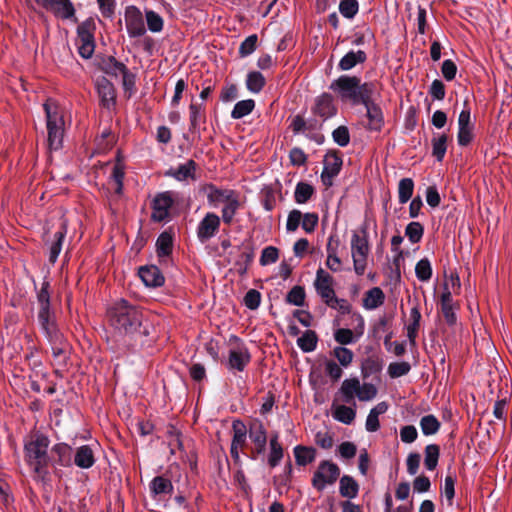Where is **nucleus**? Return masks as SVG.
<instances>
[{"label": "nucleus", "mask_w": 512, "mask_h": 512, "mask_svg": "<svg viewBox=\"0 0 512 512\" xmlns=\"http://www.w3.org/2000/svg\"><path fill=\"white\" fill-rule=\"evenodd\" d=\"M318 215L316 213H305L302 215L301 225L305 232L312 233L318 224Z\"/></svg>", "instance_id": "63"}, {"label": "nucleus", "mask_w": 512, "mask_h": 512, "mask_svg": "<svg viewBox=\"0 0 512 512\" xmlns=\"http://www.w3.org/2000/svg\"><path fill=\"white\" fill-rule=\"evenodd\" d=\"M74 463L82 469H89L95 463V456L89 445H82L77 448L74 455Z\"/></svg>", "instance_id": "26"}, {"label": "nucleus", "mask_w": 512, "mask_h": 512, "mask_svg": "<svg viewBox=\"0 0 512 512\" xmlns=\"http://www.w3.org/2000/svg\"><path fill=\"white\" fill-rule=\"evenodd\" d=\"M49 343L51 344V349L53 356L56 359H59L61 357H64L68 350V343L66 342L63 334H59V339L57 341L53 339H47Z\"/></svg>", "instance_id": "55"}, {"label": "nucleus", "mask_w": 512, "mask_h": 512, "mask_svg": "<svg viewBox=\"0 0 512 512\" xmlns=\"http://www.w3.org/2000/svg\"><path fill=\"white\" fill-rule=\"evenodd\" d=\"M49 444V438L39 432L31 434L25 441V460L29 467L41 476L48 472V467L52 462Z\"/></svg>", "instance_id": "2"}, {"label": "nucleus", "mask_w": 512, "mask_h": 512, "mask_svg": "<svg viewBox=\"0 0 512 512\" xmlns=\"http://www.w3.org/2000/svg\"><path fill=\"white\" fill-rule=\"evenodd\" d=\"M196 164L193 160H188L184 164L179 165L173 172L172 175L178 181H184L188 178H194Z\"/></svg>", "instance_id": "43"}, {"label": "nucleus", "mask_w": 512, "mask_h": 512, "mask_svg": "<svg viewBox=\"0 0 512 512\" xmlns=\"http://www.w3.org/2000/svg\"><path fill=\"white\" fill-rule=\"evenodd\" d=\"M333 283V277L323 268H319L316 271L314 287L317 294L325 303H329V300L335 295Z\"/></svg>", "instance_id": "15"}, {"label": "nucleus", "mask_w": 512, "mask_h": 512, "mask_svg": "<svg viewBox=\"0 0 512 512\" xmlns=\"http://www.w3.org/2000/svg\"><path fill=\"white\" fill-rule=\"evenodd\" d=\"M330 90L335 92L342 102L358 104V92L360 78L356 76L342 75L330 84Z\"/></svg>", "instance_id": "8"}, {"label": "nucleus", "mask_w": 512, "mask_h": 512, "mask_svg": "<svg viewBox=\"0 0 512 512\" xmlns=\"http://www.w3.org/2000/svg\"><path fill=\"white\" fill-rule=\"evenodd\" d=\"M366 59L367 56L363 50L349 51L341 58L338 67L342 71H348L354 68L357 64L364 63Z\"/></svg>", "instance_id": "30"}, {"label": "nucleus", "mask_w": 512, "mask_h": 512, "mask_svg": "<svg viewBox=\"0 0 512 512\" xmlns=\"http://www.w3.org/2000/svg\"><path fill=\"white\" fill-rule=\"evenodd\" d=\"M125 25L130 37H140L146 32L142 13L134 6L125 11Z\"/></svg>", "instance_id": "13"}, {"label": "nucleus", "mask_w": 512, "mask_h": 512, "mask_svg": "<svg viewBox=\"0 0 512 512\" xmlns=\"http://www.w3.org/2000/svg\"><path fill=\"white\" fill-rule=\"evenodd\" d=\"M313 112L324 120L334 116L337 112V108L334 104L333 97L328 93H323L317 97L315 99Z\"/></svg>", "instance_id": "19"}, {"label": "nucleus", "mask_w": 512, "mask_h": 512, "mask_svg": "<svg viewBox=\"0 0 512 512\" xmlns=\"http://www.w3.org/2000/svg\"><path fill=\"white\" fill-rule=\"evenodd\" d=\"M146 22L148 29L153 33H158L163 29L162 17L152 10L146 11Z\"/></svg>", "instance_id": "56"}, {"label": "nucleus", "mask_w": 512, "mask_h": 512, "mask_svg": "<svg viewBox=\"0 0 512 512\" xmlns=\"http://www.w3.org/2000/svg\"><path fill=\"white\" fill-rule=\"evenodd\" d=\"M414 182L411 178H403L398 184V199L399 203H407L413 195Z\"/></svg>", "instance_id": "41"}, {"label": "nucleus", "mask_w": 512, "mask_h": 512, "mask_svg": "<svg viewBox=\"0 0 512 512\" xmlns=\"http://www.w3.org/2000/svg\"><path fill=\"white\" fill-rule=\"evenodd\" d=\"M377 93V85L373 82H360V88L358 92V104H370L375 103L374 94Z\"/></svg>", "instance_id": "35"}, {"label": "nucleus", "mask_w": 512, "mask_h": 512, "mask_svg": "<svg viewBox=\"0 0 512 512\" xmlns=\"http://www.w3.org/2000/svg\"><path fill=\"white\" fill-rule=\"evenodd\" d=\"M340 476V468L332 461L324 460L319 463L315 470L311 483L317 491H323L326 487L333 485Z\"/></svg>", "instance_id": "9"}, {"label": "nucleus", "mask_w": 512, "mask_h": 512, "mask_svg": "<svg viewBox=\"0 0 512 512\" xmlns=\"http://www.w3.org/2000/svg\"><path fill=\"white\" fill-rule=\"evenodd\" d=\"M341 164L342 161L338 157H333L332 162L326 160L324 170L321 175L325 184H331L330 180L339 173Z\"/></svg>", "instance_id": "44"}, {"label": "nucleus", "mask_w": 512, "mask_h": 512, "mask_svg": "<svg viewBox=\"0 0 512 512\" xmlns=\"http://www.w3.org/2000/svg\"><path fill=\"white\" fill-rule=\"evenodd\" d=\"M265 85L264 76L257 71L248 73L246 79L247 89L252 93H259Z\"/></svg>", "instance_id": "48"}, {"label": "nucleus", "mask_w": 512, "mask_h": 512, "mask_svg": "<svg viewBox=\"0 0 512 512\" xmlns=\"http://www.w3.org/2000/svg\"><path fill=\"white\" fill-rule=\"evenodd\" d=\"M439 459V447L435 444L427 445L425 448V467L432 471L436 468Z\"/></svg>", "instance_id": "51"}, {"label": "nucleus", "mask_w": 512, "mask_h": 512, "mask_svg": "<svg viewBox=\"0 0 512 512\" xmlns=\"http://www.w3.org/2000/svg\"><path fill=\"white\" fill-rule=\"evenodd\" d=\"M332 137L334 142L341 147L347 146L350 142V134L346 126H339L336 128L332 133Z\"/></svg>", "instance_id": "61"}, {"label": "nucleus", "mask_w": 512, "mask_h": 512, "mask_svg": "<svg viewBox=\"0 0 512 512\" xmlns=\"http://www.w3.org/2000/svg\"><path fill=\"white\" fill-rule=\"evenodd\" d=\"M313 193H314V189H313L312 185H310L306 182H299L296 185L295 192H294L295 202L298 204H304L311 198Z\"/></svg>", "instance_id": "47"}, {"label": "nucleus", "mask_w": 512, "mask_h": 512, "mask_svg": "<svg viewBox=\"0 0 512 512\" xmlns=\"http://www.w3.org/2000/svg\"><path fill=\"white\" fill-rule=\"evenodd\" d=\"M356 319L358 321V335H355L352 330L347 328H339L334 331V339L340 346L349 345L355 343L359 336L363 334L364 330V319L362 315L357 314Z\"/></svg>", "instance_id": "20"}, {"label": "nucleus", "mask_w": 512, "mask_h": 512, "mask_svg": "<svg viewBox=\"0 0 512 512\" xmlns=\"http://www.w3.org/2000/svg\"><path fill=\"white\" fill-rule=\"evenodd\" d=\"M410 371V365L407 362H393L388 366V374L392 378H398L406 375Z\"/></svg>", "instance_id": "60"}, {"label": "nucleus", "mask_w": 512, "mask_h": 512, "mask_svg": "<svg viewBox=\"0 0 512 512\" xmlns=\"http://www.w3.org/2000/svg\"><path fill=\"white\" fill-rule=\"evenodd\" d=\"M257 41H258V38H257L256 34H252V35L248 36L240 44V47H239V54H240V56L241 57H247L250 54H252L256 50Z\"/></svg>", "instance_id": "58"}, {"label": "nucleus", "mask_w": 512, "mask_h": 512, "mask_svg": "<svg viewBox=\"0 0 512 512\" xmlns=\"http://www.w3.org/2000/svg\"><path fill=\"white\" fill-rule=\"evenodd\" d=\"M149 488L153 497L162 494H171L174 489L170 479L164 476L154 477L149 484Z\"/></svg>", "instance_id": "32"}, {"label": "nucleus", "mask_w": 512, "mask_h": 512, "mask_svg": "<svg viewBox=\"0 0 512 512\" xmlns=\"http://www.w3.org/2000/svg\"><path fill=\"white\" fill-rule=\"evenodd\" d=\"M457 140L460 146H467L473 139V124L471 123L470 109L461 111L458 118Z\"/></svg>", "instance_id": "18"}, {"label": "nucleus", "mask_w": 512, "mask_h": 512, "mask_svg": "<svg viewBox=\"0 0 512 512\" xmlns=\"http://www.w3.org/2000/svg\"><path fill=\"white\" fill-rule=\"evenodd\" d=\"M440 426L439 420L432 414L425 415L420 419V428L425 436L436 434Z\"/></svg>", "instance_id": "39"}, {"label": "nucleus", "mask_w": 512, "mask_h": 512, "mask_svg": "<svg viewBox=\"0 0 512 512\" xmlns=\"http://www.w3.org/2000/svg\"><path fill=\"white\" fill-rule=\"evenodd\" d=\"M233 437L230 454L236 463L240 462V450L245 446L247 439V427L240 421L235 420L232 424Z\"/></svg>", "instance_id": "16"}, {"label": "nucleus", "mask_w": 512, "mask_h": 512, "mask_svg": "<svg viewBox=\"0 0 512 512\" xmlns=\"http://www.w3.org/2000/svg\"><path fill=\"white\" fill-rule=\"evenodd\" d=\"M370 247L365 231L362 234L353 232L351 237V256L354 272L358 276L365 273Z\"/></svg>", "instance_id": "7"}, {"label": "nucleus", "mask_w": 512, "mask_h": 512, "mask_svg": "<svg viewBox=\"0 0 512 512\" xmlns=\"http://www.w3.org/2000/svg\"><path fill=\"white\" fill-rule=\"evenodd\" d=\"M139 277L147 287H159L164 284V276L157 266H144L139 269Z\"/></svg>", "instance_id": "21"}, {"label": "nucleus", "mask_w": 512, "mask_h": 512, "mask_svg": "<svg viewBox=\"0 0 512 512\" xmlns=\"http://www.w3.org/2000/svg\"><path fill=\"white\" fill-rule=\"evenodd\" d=\"M339 491L343 497L355 498L359 491L357 482L350 476L344 475L340 479Z\"/></svg>", "instance_id": "36"}, {"label": "nucleus", "mask_w": 512, "mask_h": 512, "mask_svg": "<svg viewBox=\"0 0 512 512\" xmlns=\"http://www.w3.org/2000/svg\"><path fill=\"white\" fill-rule=\"evenodd\" d=\"M364 106L366 108L367 129L371 131H380L384 125L382 109L376 103H370Z\"/></svg>", "instance_id": "22"}, {"label": "nucleus", "mask_w": 512, "mask_h": 512, "mask_svg": "<svg viewBox=\"0 0 512 512\" xmlns=\"http://www.w3.org/2000/svg\"><path fill=\"white\" fill-rule=\"evenodd\" d=\"M385 294L379 287L369 289L363 298L362 306L366 310H374L384 303Z\"/></svg>", "instance_id": "29"}, {"label": "nucleus", "mask_w": 512, "mask_h": 512, "mask_svg": "<svg viewBox=\"0 0 512 512\" xmlns=\"http://www.w3.org/2000/svg\"><path fill=\"white\" fill-rule=\"evenodd\" d=\"M66 233V225L61 223L59 230L54 233L53 239L46 242L49 249V261L51 263H55L57 261V258L62 250V244Z\"/></svg>", "instance_id": "25"}, {"label": "nucleus", "mask_w": 512, "mask_h": 512, "mask_svg": "<svg viewBox=\"0 0 512 512\" xmlns=\"http://www.w3.org/2000/svg\"><path fill=\"white\" fill-rule=\"evenodd\" d=\"M424 234V227L419 222H410L405 229V235L413 244L418 243Z\"/></svg>", "instance_id": "53"}, {"label": "nucleus", "mask_w": 512, "mask_h": 512, "mask_svg": "<svg viewBox=\"0 0 512 512\" xmlns=\"http://www.w3.org/2000/svg\"><path fill=\"white\" fill-rule=\"evenodd\" d=\"M38 312L37 320L47 339L54 341L59 339V334H62L57 322L54 310L50 305V295L48 292V283H44L37 295Z\"/></svg>", "instance_id": "4"}, {"label": "nucleus", "mask_w": 512, "mask_h": 512, "mask_svg": "<svg viewBox=\"0 0 512 512\" xmlns=\"http://www.w3.org/2000/svg\"><path fill=\"white\" fill-rule=\"evenodd\" d=\"M51 458L53 464L62 467H68L72 464V448L65 443L55 444L51 449Z\"/></svg>", "instance_id": "23"}, {"label": "nucleus", "mask_w": 512, "mask_h": 512, "mask_svg": "<svg viewBox=\"0 0 512 512\" xmlns=\"http://www.w3.org/2000/svg\"><path fill=\"white\" fill-rule=\"evenodd\" d=\"M124 175V165L120 160H117V162L113 166L110 178L113 182L115 192L118 194H120L123 189Z\"/></svg>", "instance_id": "49"}, {"label": "nucleus", "mask_w": 512, "mask_h": 512, "mask_svg": "<svg viewBox=\"0 0 512 512\" xmlns=\"http://www.w3.org/2000/svg\"><path fill=\"white\" fill-rule=\"evenodd\" d=\"M317 336L312 330H307L297 339V345L304 352H312L317 346Z\"/></svg>", "instance_id": "42"}, {"label": "nucleus", "mask_w": 512, "mask_h": 512, "mask_svg": "<svg viewBox=\"0 0 512 512\" xmlns=\"http://www.w3.org/2000/svg\"><path fill=\"white\" fill-rule=\"evenodd\" d=\"M448 137L446 134H436L432 138V155L442 161L447 151Z\"/></svg>", "instance_id": "37"}, {"label": "nucleus", "mask_w": 512, "mask_h": 512, "mask_svg": "<svg viewBox=\"0 0 512 512\" xmlns=\"http://www.w3.org/2000/svg\"><path fill=\"white\" fill-rule=\"evenodd\" d=\"M255 107V102L252 99L242 100L235 104L231 117L233 119H241L252 112Z\"/></svg>", "instance_id": "46"}, {"label": "nucleus", "mask_w": 512, "mask_h": 512, "mask_svg": "<svg viewBox=\"0 0 512 512\" xmlns=\"http://www.w3.org/2000/svg\"><path fill=\"white\" fill-rule=\"evenodd\" d=\"M279 252L274 246H268L262 250L260 264L262 266L270 265L278 260Z\"/></svg>", "instance_id": "59"}, {"label": "nucleus", "mask_w": 512, "mask_h": 512, "mask_svg": "<svg viewBox=\"0 0 512 512\" xmlns=\"http://www.w3.org/2000/svg\"><path fill=\"white\" fill-rule=\"evenodd\" d=\"M61 19H75V9L70 0H35Z\"/></svg>", "instance_id": "14"}, {"label": "nucleus", "mask_w": 512, "mask_h": 512, "mask_svg": "<svg viewBox=\"0 0 512 512\" xmlns=\"http://www.w3.org/2000/svg\"><path fill=\"white\" fill-rule=\"evenodd\" d=\"M269 446L268 464L271 468H274L279 465L283 458V448L279 443V435L277 433L270 438Z\"/></svg>", "instance_id": "33"}, {"label": "nucleus", "mask_w": 512, "mask_h": 512, "mask_svg": "<svg viewBox=\"0 0 512 512\" xmlns=\"http://www.w3.org/2000/svg\"><path fill=\"white\" fill-rule=\"evenodd\" d=\"M286 301L295 306H303L305 302V290L302 286H294L287 294Z\"/></svg>", "instance_id": "54"}, {"label": "nucleus", "mask_w": 512, "mask_h": 512, "mask_svg": "<svg viewBox=\"0 0 512 512\" xmlns=\"http://www.w3.org/2000/svg\"><path fill=\"white\" fill-rule=\"evenodd\" d=\"M338 394L342 402L355 405V397L364 402L373 400L377 395V388L372 383H361L356 377L347 378L342 382Z\"/></svg>", "instance_id": "6"}, {"label": "nucleus", "mask_w": 512, "mask_h": 512, "mask_svg": "<svg viewBox=\"0 0 512 512\" xmlns=\"http://www.w3.org/2000/svg\"><path fill=\"white\" fill-rule=\"evenodd\" d=\"M173 240L172 236L168 232H163L159 235L156 247L159 258H166L172 251Z\"/></svg>", "instance_id": "38"}, {"label": "nucleus", "mask_w": 512, "mask_h": 512, "mask_svg": "<svg viewBox=\"0 0 512 512\" xmlns=\"http://www.w3.org/2000/svg\"><path fill=\"white\" fill-rule=\"evenodd\" d=\"M260 302L261 294L255 289L249 290L244 297V305L251 310L257 309Z\"/></svg>", "instance_id": "64"}, {"label": "nucleus", "mask_w": 512, "mask_h": 512, "mask_svg": "<svg viewBox=\"0 0 512 512\" xmlns=\"http://www.w3.org/2000/svg\"><path fill=\"white\" fill-rule=\"evenodd\" d=\"M251 355L246 345L237 337L230 339V348L228 352L227 368L231 371L242 372L249 364Z\"/></svg>", "instance_id": "10"}, {"label": "nucleus", "mask_w": 512, "mask_h": 512, "mask_svg": "<svg viewBox=\"0 0 512 512\" xmlns=\"http://www.w3.org/2000/svg\"><path fill=\"white\" fill-rule=\"evenodd\" d=\"M46 114V125L48 131V144L51 150H58L62 147L64 135L63 114L58 105L51 99L44 103Z\"/></svg>", "instance_id": "5"}, {"label": "nucleus", "mask_w": 512, "mask_h": 512, "mask_svg": "<svg viewBox=\"0 0 512 512\" xmlns=\"http://www.w3.org/2000/svg\"><path fill=\"white\" fill-rule=\"evenodd\" d=\"M96 88L103 106L110 108L115 103V89L113 84L102 77L97 80Z\"/></svg>", "instance_id": "24"}, {"label": "nucleus", "mask_w": 512, "mask_h": 512, "mask_svg": "<svg viewBox=\"0 0 512 512\" xmlns=\"http://www.w3.org/2000/svg\"><path fill=\"white\" fill-rule=\"evenodd\" d=\"M91 26L90 22H83L77 29L79 54L85 59L90 58L94 52V39L91 33Z\"/></svg>", "instance_id": "17"}, {"label": "nucleus", "mask_w": 512, "mask_h": 512, "mask_svg": "<svg viewBox=\"0 0 512 512\" xmlns=\"http://www.w3.org/2000/svg\"><path fill=\"white\" fill-rule=\"evenodd\" d=\"M332 354L338 360L339 364L345 368L352 363L354 357L353 352L343 346L335 347Z\"/></svg>", "instance_id": "52"}, {"label": "nucleus", "mask_w": 512, "mask_h": 512, "mask_svg": "<svg viewBox=\"0 0 512 512\" xmlns=\"http://www.w3.org/2000/svg\"><path fill=\"white\" fill-rule=\"evenodd\" d=\"M294 456L298 465L305 466L314 461L316 450L312 447L298 445L294 447Z\"/></svg>", "instance_id": "34"}, {"label": "nucleus", "mask_w": 512, "mask_h": 512, "mask_svg": "<svg viewBox=\"0 0 512 512\" xmlns=\"http://www.w3.org/2000/svg\"><path fill=\"white\" fill-rule=\"evenodd\" d=\"M190 130L196 132L205 123V107L203 104L192 102L189 106Z\"/></svg>", "instance_id": "31"}, {"label": "nucleus", "mask_w": 512, "mask_h": 512, "mask_svg": "<svg viewBox=\"0 0 512 512\" xmlns=\"http://www.w3.org/2000/svg\"><path fill=\"white\" fill-rule=\"evenodd\" d=\"M249 437L255 445L256 453L262 454L265 451L267 443V434L264 426L261 423L251 426Z\"/></svg>", "instance_id": "28"}, {"label": "nucleus", "mask_w": 512, "mask_h": 512, "mask_svg": "<svg viewBox=\"0 0 512 512\" xmlns=\"http://www.w3.org/2000/svg\"><path fill=\"white\" fill-rule=\"evenodd\" d=\"M205 192L211 206H223L221 218L226 225H230L241 206L238 193L232 189H220L213 184L207 185Z\"/></svg>", "instance_id": "3"}, {"label": "nucleus", "mask_w": 512, "mask_h": 512, "mask_svg": "<svg viewBox=\"0 0 512 512\" xmlns=\"http://www.w3.org/2000/svg\"><path fill=\"white\" fill-rule=\"evenodd\" d=\"M98 9L104 18L112 19L115 15L116 0H96Z\"/></svg>", "instance_id": "57"}, {"label": "nucleus", "mask_w": 512, "mask_h": 512, "mask_svg": "<svg viewBox=\"0 0 512 512\" xmlns=\"http://www.w3.org/2000/svg\"><path fill=\"white\" fill-rule=\"evenodd\" d=\"M324 369L326 375H328L334 381H337L342 377L343 371L341 369V365L337 364L333 360H327L324 363Z\"/></svg>", "instance_id": "62"}, {"label": "nucleus", "mask_w": 512, "mask_h": 512, "mask_svg": "<svg viewBox=\"0 0 512 512\" xmlns=\"http://www.w3.org/2000/svg\"><path fill=\"white\" fill-rule=\"evenodd\" d=\"M359 11L357 0H340L339 12L346 19H353Z\"/></svg>", "instance_id": "50"}, {"label": "nucleus", "mask_w": 512, "mask_h": 512, "mask_svg": "<svg viewBox=\"0 0 512 512\" xmlns=\"http://www.w3.org/2000/svg\"><path fill=\"white\" fill-rule=\"evenodd\" d=\"M221 219L217 214L208 212L197 226V237L201 243L213 238L219 231Z\"/></svg>", "instance_id": "12"}, {"label": "nucleus", "mask_w": 512, "mask_h": 512, "mask_svg": "<svg viewBox=\"0 0 512 512\" xmlns=\"http://www.w3.org/2000/svg\"><path fill=\"white\" fill-rule=\"evenodd\" d=\"M111 326L119 333L132 338L149 335L147 325H143V315L125 300L116 302L108 311Z\"/></svg>", "instance_id": "1"}, {"label": "nucleus", "mask_w": 512, "mask_h": 512, "mask_svg": "<svg viewBox=\"0 0 512 512\" xmlns=\"http://www.w3.org/2000/svg\"><path fill=\"white\" fill-rule=\"evenodd\" d=\"M173 203L174 200L170 192L166 191L157 194L152 201V220L155 222L168 220Z\"/></svg>", "instance_id": "11"}, {"label": "nucleus", "mask_w": 512, "mask_h": 512, "mask_svg": "<svg viewBox=\"0 0 512 512\" xmlns=\"http://www.w3.org/2000/svg\"><path fill=\"white\" fill-rule=\"evenodd\" d=\"M331 410L333 418L338 422L350 425L355 420L356 410L354 407L333 403Z\"/></svg>", "instance_id": "27"}, {"label": "nucleus", "mask_w": 512, "mask_h": 512, "mask_svg": "<svg viewBox=\"0 0 512 512\" xmlns=\"http://www.w3.org/2000/svg\"><path fill=\"white\" fill-rule=\"evenodd\" d=\"M126 69L127 67L123 63L117 61L113 57L107 58L102 64V70L104 73L116 78L120 77Z\"/></svg>", "instance_id": "40"}, {"label": "nucleus", "mask_w": 512, "mask_h": 512, "mask_svg": "<svg viewBox=\"0 0 512 512\" xmlns=\"http://www.w3.org/2000/svg\"><path fill=\"white\" fill-rule=\"evenodd\" d=\"M433 274L432 265L427 258H423L416 263L415 275L421 282H428Z\"/></svg>", "instance_id": "45"}]
</instances>
